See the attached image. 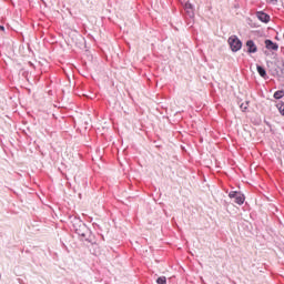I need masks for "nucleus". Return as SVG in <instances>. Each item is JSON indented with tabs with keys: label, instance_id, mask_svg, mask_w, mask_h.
Returning a JSON list of instances; mask_svg holds the SVG:
<instances>
[{
	"label": "nucleus",
	"instance_id": "nucleus-3",
	"mask_svg": "<svg viewBox=\"0 0 284 284\" xmlns=\"http://www.w3.org/2000/svg\"><path fill=\"white\" fill-rule=\"evenodd\" d=\"M229 196L230 199H235V203H237V205H243V203H245V195H243L241 192L231 191Z\"/></svg>",
	"mask_w": 284,
	"mask_h": 284
},
{
	"label": "nucleus",
	"instance_id": "nucleus-5",
	"mask_svg": "<svg viewBox=\"0 0 284 284\" xmlns=\"http://www.w3.org/2000/svg\"><path fill=\"white\" fill-rule=\"evenodd\" d=\"M256 17L258 21H262V23H270V16L263 11H257Z\"/></svg>",
	"mask_w": 284,
	"mask_h": 284
},
{
	"label": "nucleus",
	"instance_id": "nucleus-8",
	"mask_svg": "<svg viewBox=\"0 0 284 284\" xmlns=\"http://www.w3.org/2000/svg\"><path fill=\"white\" fill-rule=\"evenodd\" d=\"M257 72H258L260 77H263V78L267 77V72L261 65H257Z\"/></svg>",
	"mask_w": 284,
	"mask_h": 284
},
{
	"label": "nucleus",
	"instance_id": "nucleus-7",
	"mask_svg": "<svg viewBox=\"0 0 284 284\" xmlns=\"http://www.w3.org/2000/svg\"><path fill=\"white\" fill-rule=\"evenodd\" d=\"M265 48L267 50H278V44L272 42V40H265Z\"/></svg>",
	"mask_w": 284,
	"mask_h": 284
},
{
	"label": "nucleus",
	"instance_id": "nucleus-6",
	"mask_svg": "<svg viewBox=\"0 0 284 284\" xmlns=\"http://www.w3.org/2000/svg\"><path fill=\"white\" fill-rule=\"evenodd\" d=\"M246 48H247V52L250 54H254V53H256L258 51V49L256 48V44L252 40H248L246 42Z\"/></svg>",
	"mask_w": 284,
	"mask_h": 284
},
{
	"label": "nucleus",
	"instance_id": "nucleus-1",
	"mask_svg": "<svg viewBox=\"0 0 284 284\" xmlns=\"http://www.w3.org/2000/svg\"><path fill=\"white\" fill-rule=\"evenodd\" d=\"M73 227L78 236H82V239H88V234H90V229H88L84 223L78 220L77 223L73 224Z\"/></svg>",
	"mask_w": 284,
	"mask_h": 284
},
{
	"label": "nucleus",
	"instance_id": "nucleus-12",
	"mask_svg": "<svg viewBox=\"0 0 284 284\" xmlns=\"http://www.w3.org/2000/svg\"><path fill=\"white\" fill-rule=\"evenodd\" d=\"M241 109H242V110H247V105L241 104Z\"/></svg>",
	"mask_w": 284,
	"mask_h": 284
},
{
	"label": "nucleus",
	"instance_id": "nucleus-10",
	"mask_svg": "<svg viewBox=\"0 0 284 284\" xmlns=\"http://www.w3.org/2000/svg\"><path fill=\"white\" fill-rule=\"evenodd\" d=\"M156 283L158 284H166L168 283V280L165 278V276H161L156 280Z\"/></svg>",
	"mask_w": 284,
	"mask_h": 284
},
{
	"label": "nucleus",
	"instance_id": "nucleus-4",
	"mask_svg": "<svg viewBox=\"0 0 284 284\" xmlns=\"http://www.w3.org/2000/svg\"><path fill=\"white\" fill-rule=\"evenodd\" d=\"M182 3L184 4V10L187 17H190V19H194V6H192L187 0H182Z\"/></svg>",
	"mask_w": 284,
	"mask_h": 284
},
{
	"label": "nucleus",
	"instance_id": "nucleus-13",
	"mask_svg": "<svg viewBox=\"0 0 284 284\" xmlns=\"http://www.w3.org/2000/svg\"><path fill=\"white\" fill-rule=\"evenodd\" d=\"M0 30H2V31H3V30H6V28H4L3 26H0Z\"/></svg>",
	"mask_w": 284,
	"mask_h": 284
},
{
	"label": "nucleus",
	"instance_id": "nucleus-11",
	"mask_svg": "<svg viewBox=\"0 0 284 284\" xmlns=\"http://www.w3.org/2000/svg\"><path fill=\"white\" fill-rule=\"evenodd\" d=\"M278 111H280L281 114L284 116V103L280 104Z\"/></svg>",
	"mask_w": 284,
	"mask_h": 284
},
{
	"label": "nucleus",
	"instance_id": "nucleus-9",
	"mask_svg": "<svg viewBox=\"0 0 284 284\" xmlns=\"http://www.w3.org/2000/svg\"><path fill=\"white\" fill-rule=\"evenodd\" d=\"M284 97V91H276L274 93V99H283Z\"/></svg>",
	"mask_w": 284,
	"mask_h": 284
},
{
	"label": "nucleus",
	"instance_id": "nucleus-2",
	"mask_svg": "<svg viewBox=\"0 0 284 284\" xmlns=\"http://www.w3.org/2000/svg\"><path fill=\"white\" fill-rule=\"evenodd\" d=\"M229 44L232 52H239V50L243 48V42H241L236 36H232L229 38Z\"/></svg>",
	"mask_w": 284,
	"mask_h": 284
}]
</instances>
